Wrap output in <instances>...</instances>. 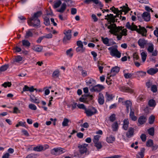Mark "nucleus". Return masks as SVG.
I'll return each instance as SVG.
<instances>
[{"label":"nucleus","instance_id":"48","mask_svg":"<svg viewBox=\"0 0 158 158\" xmlns=\"http://www.w3.org/2000/svg\"><path fill=\"white\" fill-rule=\"evenodd\" d=\"M44 24L46 26H48V25H49L50 23L49 19V18H48V17H46L44 18Z\"/></svg>","mask_w":158,"mask_h":158},{"label":"nucleus","instance_id":"16","mask_svg":"<svg viewBox=\"0 0 158 158\" xmlns=\"http://www.w3.org/2000/svg\"><path fill=\"white\" fill-rule=\"evenodd\" d=\"M138 43L140 48H143L147 44V41L144 39H139Z\"/></svg>","mask_w":158,"mask_h":158},{"label":"nucleus","instance_id":"64","mask_svg":"<svg viewBox=\"0 0 158 158\" xmlns=\"http://www.w3.org/2000/svg\"><path fill=\"white\" fill-rule=\"evenodd\" d=\"M36 155L33 154H31L28 155L26 158H35Z\"/></svg>","mask_w":158,"mask_h":158},{"label":"nucleus","instance_id":"32","mask_svg":"<svg viewBox=\"0 0 158 158\" xmlns=\"http://www.w3.org/2000/svg\"><path fill=\"white\" fill-rule=\"evenodd\" d=\"M130 117L132 120L134 121H136L137 119L136 117L135 116L134 111H133L132 109H131V111L130 114Z\"/></svg>","mask_w":158,"mask_h":158},{"label":"nucleus","instance_id":"12","mask_svg":"<svg viewBox=\"0 0 158 158\" xmlns=\"http://www.w3.org/2000/svg\"><path fill=\"white\" fill-rule=\"evenodd\" d=\"M104 87L102 85H98L95 86H93L92 88L90 90L91 92H99L104 89Z\"/></svg>","mask_w":158,"mask_h":158},{"label":"nucleus","instance_id":"35","mask_svg":"<svg viewBox=\"0 0 158 158\" xmlns=\"http://www.w3.org/2000/svg\"><path fill=\"white\" fill-rule=\"evenodd\" d=\"M94 143V146L96 148L98 151L101 149L102 147V143L100 141Z\"/></svg>","mask_w":158,"mask_h":158},{"label":"nucleus","instance_id":"36","mask_svg":"<svg viewBox=\"0 0 158 158\" xmlns=\"http://www.w3.org/2000/svg\"><path fill=\"white\" fill-rule=\"evenodd\" d=\"M141 56L142 60L143 62H144L146 59L147 54L145 52H143L141 53Z\"/></svg>","mask_w":158,"mask_h":158},{"label":"nucleus","instance_id":"61","mask_svg":"<svg viewBox=\"0 0 158 158\" xmlns=\"http://www.w3.org/2000/svg\"><path fill=\"white\" fill-rule=\"evenodd\" d=\"M77 45L78 47H83V43L81 41L79 40L77 42Z\"/></svg>","mask_w":158,"mask_h":158},{"label":"nucleus","instance_id":"25","mask_svg":"<svg viewBox=\"0 0 158 158\" xmlns=\"http://www.w3.org/2000/svg\"><path fill=\"white\" fill-rule=\"evenodd\" d=\"M125 70H124L123 71V72L124 73V76L125 77V78L126 79H128V78H133L135 77L134 76V74L133 73H126L125 72Z\"/></svg>","mask_w":158,"mask_h":158},{"label":"nucleus","instance_id":"23","mask_svg":"<svg viewBox=\"0 0 158 158\" xmlns=\"http://www.w3.org/2000/svg\"><path fill=\"white\" fill-rule=\"evenodd\" d=\"M158 71V69L157 68H151L147 70L148 73L151 75H153L156 73Z\"/></svg>","mask_w":158,"mask_h":158},{"label":"nucleus","instance_id":"40","mask_svg":"<svg viewBox=\"0 0 158 158\" xmlns=\"http://www.w3.org/2000/svg\"><path fill=\"white\" fill-rule=\"evenodd\" d=\"M148 104L149 106L150 107H154L156 105L155 101L153 99L149 100Z\"/></svg>","mask_w":158,"mask_h":158},{"label":"nucleus","instance_id":"17","mask_svg":"<svg viewBox=\"0 0 158 158\" xmlns=\"http://www.w3.org/2000/svg\"><path fill=\"white\" fill-rule=\"evenodd\" d=\"M120 90L124 92L132 93L133 92V90L129 87L127 86H122L120 87Z\"/></svg>","mask_w":158,"mask_h":158},{"label":"nucleus","instance_id":"45","mask_svg":"<svg viewBox=\"0 0 158 158\" xmlns=\"http://www.w3.org/2000/svg\"><path fill=\"white\" fill-rule=\"evenodd\" d=\"M23 58L20 56H15L14 59V62H19L22 60Z\"/></svg>","mask_w":158,"mask_h":158},{"label":"nucleus","instance_id":"46","mask_svg":"<svg viewBox=\"0 0 158 158\" xmlns=\"http://www.w3.org/2000/svg\"><path fill=\"white\" fill-rule=\"evenodd\" d=\"M61 3V2L60 0H58L55 2L53 5L54 8H56L60 6Z\"/></svg>","mask_w":158,"mask_h":158},{"label":"nucleus","instance_id":"2","mask_svg":"<svg viewBox=\"0 0 158 158\" xmlns=\"http://www.w3.org/2000/svg\"><path fill=\"white\" fill-rule=\"evenodd\" d=\"M107 28L110 29L111 33L117 35L118 40H120L123 35H127V30L126 29L123 28L122 27H117L114 23H112L107 26Z\"/></svg>","mask_w":158,"mask_h":158},{"label":"nucleus","instance_id":"39","mask_svg":"<svg viewBox=\"0 0 158 158\" xmlns=\"http://www.w3.org/2000/svg\"><path fill=\"white\" fill-rule=\"evenodd\" d=\"M60 75V71L58 69H56L53 72L52 76L54 77H58Z\"/></svg>","mask_w":158,"mask_h":158},{"label":"nucleus","instance_id":"9","mask_svg":"<svg viewBox=\"0 0 158 158\" xmlns=\"http://www.w3.org/2000/svg\"><path fill=\"white\" fill-rule=\"evenodd\" d=\"M101 39L103 43L107 46H110L116 44L115 42L113 41L112 42H109L110 41L113 40L112 39H109L107 37L104 38L103 37H102Z\"/></svg>","mask_w":158,"mask_h":158},{"label":"nucleus","instance_id":"34","mask_svg":"<svg viewBox=\"0 0 158 158\" xmlns=\"http://www.w3.org/2000/svg\"><path fill=\"white\" fill-rule=\"evenodd\" d=\"M144 149H142L141 150L140 152H139L136 155L137 158H143L144 155Z\"/></svg>","mask_w":158,"mask_h":158},{"label":"nucleus","instance_id":"33","mask_svg":"<svg viewBox=\"0 0 158 158\" xmlns=\"http://www.w3.org/2000/svg\"><path fill=\"white\" fill-rule=\"evenodd\" d=\"M32 48L35 51L40 52L43 49V47L40 45H37L33 46Z\"/></svg>","mask_w":158,"mask_h":158},{"label":"nucleus","instance_id":"26","mask_svg":"<svg viewBox=\"0 0 158 158\" xmlns=\"http://www.w3.org/2000/svg\"><path fill=\"white\" fill-rule=\"evenodd\" d=\"M145 98V95L142 94H140L137 99V101L138 102H143Z\"/></svg>","mask_w":158,"mask_h":158},{"label":"nucleus","instance_id":"59","mask_svg":"<svg viewBox=\"0 0 158 158\" xmlns=\"http://www.w3.org/2000/svg\"><path fill=\"white\" fill-rule=\"evenodd\" d=\"M81 74L83 77H85L87 75V72L86 70L82 69L81 70Z\"/></svg>","mask_w":158,"mask_h":158},{"label":"nucleus","instance_id":"37","mask_svg":"<svg viewBox=\"0 0 158 158\" xmlns=\"http://www.w3.org/2000/svg\"><path fill=\"white\" fill-rule=\"evenodd\" d=\"M118 123L117 122L114 123L112 125V128L113 131H117L118 129Z\"/></svg>","mask_w":158,"mask_h":158},{"label":"nucleus","instance_id":"4","mask_svg":"<svg viewBox=\"0 0 158 158\" xmlns=\"http://www.w3.org/2000/svg\"><path fill=\"white\" fill-rule=\"evenodd\" d=\"M126 27L128 29L132 31H136L138 33L141 34L143 36L146 35L147 31L146 29L144 27H142L139 26V28L135 25L133 23L130 24L129 22H128L126 25Z\"/></svg>","mask_w":158,"mask_h":158},{"label":"nucleus","instance_id":"55","mask_svg":"<svg viewBox=\"0 0 158 158\" xmlns=\"http://www.w3.org/2000/svg\"><path fill=\"white\" fill-rule=\"evenodd\" d=\"M115 115L114 114H111L109 117L110 121L113 122L115 119Z\"/></svg>","mask_w":158,"mask_h":158},{"label":"nucleus","instance_id":"11","mask_svg":"<svg viewBox=\"0 0 158 158\" xmlns=\"http://www.w3.org/2000/svg\"><path fill=\"white\" fill-rule=\"evenodd\" d=\"M91 2H93L95 4L98 5V6L101 7L100 9H102V7H103V5L102 4L101 2L99 0H85L84 1L85 3L88 4Z\"/></svg>","mask_w":158,"mask_h":158},{"label":"nucleus","instance_id":"1","mask_svg":"<svg viewBox=\"0 0 158 158\" xmlns=\"http://www.w3.org/2000/svg\"><path fill=\"white\" fill-rule=\"evenodd\" d=\"M120 8L121 9L120 10H118L117 8H116L114 6H113L110 8V10L114 14H116V15L114 16L113 14H107L105 16V19L107 21L108 24L110 25L112 24V23H114L116 18L119 15L122 14L123 12L126 14L130 10L127 4H126V6H123L121 7Z\"/></svg>","mask_w":158,"mask_h":158},{"label":"nucleus","instance_id":"30","mask_svg":"<svg viewBox=\"0 0 158 158\" xmlns=\"http://www.w3.org/2000/svg\"><path fill=\"white\" fill-rule=\"evenodd\" d=\"M30 100L31 102L37 104L39 103L40 102V100L34 96H30Z\"/></svg>","mask_w":158,"mask_h":158},{"label":"nucleus","instance_id":"52","mask_svg":"<svg viewBox=\"0 0 158 158\" xmlns=\"http://www.w3.org/2000/svg\"><path fill=\"white\" fill-rule=\"evenodd\" d=\"M151 90L153 93H156L157 91V88L156 85H152L151 87Z\"/></svg>","mask_w":158,"mask_h":158},{"label":"nucleus","instance_id":"7","mask_svg":"<svg viewBox=\"0 0 158 158\" xmlns=\"http://www.w3.org/2000/svg\"><path fill=\"white\" fill-rule=\"evenodd\" d=\"M65 152L66 150L60 147L54 148L51 151V153L55 155H58Z\"/></svg>","mask_w":158,"mask_h":158},{"label":"nucleus","instance_id":"31","mask_svg":"<svg viewBox=\"0 0 158 158\" xmlns=\"http://www.w3.org/2000/svg\"><path fill=\"white\" fill-rule=\"evenodd\" d=\"M115 138L112 136H110L106 138V141L108 143H112L115 140Z\"/></svg>","mask_w":158,"mask_h":158},{"label":"nucleus","instance_id":"50","mask_svg":"<svg viewBox=\"0 0 158 158\" xmlns=\"http://www.w3.org/2000/svg\"><path fill=\"white\" fill-rule=\"evenodd\" d=\"M154 128L153 127H151L148 130V134L152 136H153L154 135Z\"/></svg>","mask_w":158,"mask_h":158},{"label":"nucleus","instance_id":"62","mask_svg":"<svg viewBox=\"0 0 158 158\" xmlns=\"http://www.w3.org/2000/svg\"><path fill=\"white\" fill-rule=\"evenodd\" d=\"M72 109L73 110L76 109L77 107L78 103L76 102H73L72 104Z\"/></svg>","mask_w":158,"mask_h":158},{"label":"nucleus","instance_id":"19","mask_svg":"<svg viewBox=\"0 0 158 158\" xmlns=\"http://www.w3.org/2000/svg\"><path fill=\"white\" fill-rule=\"evenodd\" d=\"M34 29H28L26 32L25 37L26 39L30 37H31L33 36V33L34 32Z\"/></svg>","mask_w":158,"mask_h":158},{"label":"nucleus","instance_id":"6","mask_svg":"<svg viewBox=\"0 0 158 158\" xmlns=\"http://www.w3.org/2000/svg\"><path fill=\"white\" fill-rule=\"evenodd\" d=\"M71 30H65L64 31V33L65 35L63 39V42L65 44L67 43L68 40H70L72 37L71 35Z\"/></svg>","mask_w":158,"mask_h":158},{"label":"nucleus","instance_id":"47","mask_svg":"<svg viewBox=\"0 0 158 158\" xmlns=\"http://www.w3.org/2000/svg\"><path fill=\"white\" fill-rule=\"evenodd\" d=\"M100 137L101 136L98 135L94 136L93 139L94 143L99 142V140Z\"/></svg>","mask_w":158,"mask_h":158},{"label":"nucleus","instance_id":"5","mask_svg":"<svg viewBox=\"0 0 158 158\" xmlns=\"http://www.w3.org/2000/svg\"><path fill=\"white\" fill-rule=\"evenodd\" d=\"M108 49L110 51L111 56L118 58H120L121 57V53L118 51L117 45L109 47L108 48Z\"/></svg>","mask_w":158,"mask_h":158},{"label":"nucleus","instance_id":"56","mask_svg":"<svg viewBox=\"0 0 158 158\" xmlns=\"http://www.w3.org/2000/svg\"><path fill=\"white\" fill-rule=\"evenodd\" d=\"M72 50V48H70L67 50L66 51L67 55L70 57H72L73 55V54L71 52Z\"/></svg>","mask_w":158,"mask_h":158},{"label":"nucleus","instance_id":"27","mask_svg":"<svg viewBox=\"0 0 158 158\" xmlns=\"http://www.w3.org/2000/svg\"><path fill=\"white\" fill-rule=\"evenodd\" d=\"M134 132V129L132 128H130L126 134L128 138L131 137L133 135Z\"/></svg>","mask_w":158,"mask_h":158},{"label":"nucleus","instance_id":"10","mask_svg":"<svg viewBox=\"0 0 158 158\" xmlns=\"http://www.w3.org/2000/svg\"><path fill=\"white\" fill-rule=\"evenodd\" d=\"M88 144L86 143H84L81 144H79L78 146V148L79 149V151L81 154H84L86 153L87 151V147Z\"/></svg>","mask_w":158,"mask_h":158},{"label":"nucleus","instance_id":"13","mask_svg":"<svg viewBox=\"0 0 158 158\" xmlns=\"http://www.w3.org/2000/svg\"><path fill=\"white\" fill-rule=\"evenodd\" d=\"M143 20L147 22L150 21L151 18L150 14L149 13L145 11L141 15Z\"/></svg>","mask_w":158,"mask_h":158},{"label":"nucleus","instance_id":"18","mask_svg":"<svg viewBox=\"0 0 158 158\" xmlns=\"http://www.w3.org/2000/svg\"><path fill=\"white\" fill-rule=\"evenodd\" d=\"M87 85L89 86H93L95 85V81L91 78H88L85 81Z\"/></svg>","mask_w":158,"mask_h":158},{"label":"nucleus","instance_id":"44","mask_svg":"<svg viewBox=\"0 0 158 158\" xmlns=\"http://www.w3.org/2000/svg\"><path fill=\"white\" fill-rule=\"evenodd\" d=\"M69 122V120L67 118H64L63 121L62 123V125L63 127H66L68 126V123Z\"/></svg>","mask_w":158,"mask_h":158},{"label":"nucleus","instance_id":"51","mask_svg":"<svg viewBox=\"0 0 158 158\" xmlns=\"http://www.w3.org/2000/svg\"><path fill=\"white\" fill-rule=\"evenodd\" d=\"M29 108L32 110H36L37 109L36 106L33 104H30L28 106Z\"/></svg>","mask_w":158,"mask_h":158},{"label":"nucleus","instance_id":"60","mask_svg":"<svg viewBox=\"0 0 158 158\" xmlns=\"http://www.w3.org/2000/svg\"><path fill=\"white\" fill-rule=\"evenodd\" d=\"M144 8L145 10L147 11V12L149 13L150 11L152 12H153V11L152 10V9L149 6H145Z\"/></svg>","mask_w":158,"mask_h":158},{"label":"nucleus","instance_id":"14","mask_svg":"<svg viewBox=\"0 0 158 158\" xmlns=\"http://www.w3.org/2000/svg\"><path fill=\"white\" fill-rule=\"evenodd\" d=\"M123 105H125L127 108V111L129 113L130 109H131V107L132 105L131 102L130 100H127L124 102H122Z\"/></svg>","mask_w":158,"mask_h":158},{"label":"nucleus","instance_id":"41","mask_svg":"<svg viewBox=\"0 0 158 158\" xmlns=\"http://www.w3.org/2000/svg\"><path fill=\"white\" fill-rule=\"evenodd\" d=\"M22 44L25 47H29L30 45V43L28 41L26 40H23L22 41Z\"/></svg>","mask_w":158,"mask_h":158},{"label":"nucleus","instance_id":"22","mask_svg":"<svg viewBox=\"0 0 158 158\" xmlns=\"http://www.w3.org/2000/svg\"><path fill=\"white\" fill-rule=\"evenodd\" d=\"M23 92L29 91L30 92H32L34 91V88L33 86L29 87L26 85H25L23 89Z\"/></svg>","mask_w":158,"mask_h":158},{"label":"nucleus","instance_id":"24","mask_svg":"<svg viewBox=\"0 0 158 158\" xmlns=\"http://www.w3.org/2000/svg\"><path fill=\"white\" fill-rule=\"evenodd\" d=\"M146 117L143 115L139 117L138 119V122L140 124H143L146 122Z\"/></svg>","mask_w":158,"mask_h":158},{"label":"nucleus","instance_id":"21","mask_svg":"<svg viewBox=\"0 0 158 158\" xmlns=\"http://www.w3.org/2000/svg\"><path fill=\"white\" fill-rule=\"evenodd\" d=\"M98 103L101 105H103L104 102V97L103 94L100 93L99 94L98 96Z\"/></svg>","mask_w":158,"mask_h":158},{"label":"nucleus","instance_id":"42","mask_svg":"<svg viewBox=\"0 0 158 158\" xmlns=\"http://www.w3.org/2000/svg\"><path fill=\"white\" fill-rule=\"evenodd\" d=\"M154 49V48L153 45L152 44H150L147 49L148 52H149L151 53L153 51Z\"/></svg>","mask_w":158,"mask_h":158},{"label":"nucleus","instance_id":"53","mask_svg":"<svg viewBox=\"0 0 158 158\" xmlns=\"http://www.w3.org/2000/svg\"><path fill=\"white\" fill-rule=\"evenodd\" d=\"M77 52H82L85 50V48L83 47H77L76 49Z\"/></svg>","mask_w":158,"mask_h":158},{"label":"nucleus","instance_id":"28","mask_svg":"<svg viewBox=\"0 0 158 158\" xmlns=\"http://www.w3.org/2000/svg\"><path fill=\"white\" fill-rule=\"evenodd\" d=\"M66 6V4L65 3H63L61 5L60 8L57 10V11L60 13H63L65 10Z\"/></svg>","mask_w":158,"mask_h":158},{"label":"nucleus","instance_id":"63","mask_svg":"<svg viewBox=\"0 0 158 158\" xmlns=\"http://www.w3.org/2000/svg\"><path fill=\"white\" fill-rule=\"evenodd\" d=\"M140 138L143 141H145L146 140V135L144 134H142L140 136Z\"/></svg>","mask_w":158,"mask_h":158},{"label":"nucleus","instance_id":"54","mask_svg":"<svg viewBox=\"0 0 158 158\" xmlns=\"http://www.w3.org/2000/svg\"><path fill=\"white\" fill-rule=\"evenodd\" d=\"M153 141L152 139L148 140L146 143V145L148 147H151L153 145Z\"/></svg>","mask_w":158,"mask_h":158},{"label":"nucleus","instance_id":"20","mask_svg":"<svg viewBox=\"0 0 158 158\" xmlns=\"http://www.w3.org/2000/svg\"><path fill=\"white\" fill-rule=\"evenodd\" d=\"M46 148L44 149L48 148L49 147L47 145H46ZM44 149V147L42 145H38L33 148V150L37 152H41Z\"/></svg>","mask_w":158,"mask_h":158},{"label":"nucleus","instance_id":"8","mask_svg":"<svg viewBox=\"0 0 158 158\" xmlns=\"http://www.w3.org/2000/svg\"><path fill=\"white\" fill-rule=\"evenodd\" d=\"M85 113L88 116H90L95 114L97 112V110L94 107H92L89 109L86 108Z\"/></svg>","mask_w":158,"mask_h":158},{"label":"nucleus","instance_id":"38","mask_svg":"<svg viewBox=\"0 0 158 158\" xmlns=\"http://www.w3.org/2000/svg\"><path fill=\"white\" fill-rule=\"evenodd\" d=\"M106 97L107 100L108 101H109L112 100L113 99L114 96L112 94H110L108 93L107 92H106Z\"/></svg>","mask_w":158,"mask_h":158},{"label":"nucleus","instance_id":"49","mask_svg":"<svg viewBox=\"0 0 158 158\" xmlns=\"http://www.w3.org/2000/svg\"><path fill=\"white\" fill-rule=\"evenodd\" d=\"M137 75L138 76L143 77L145 76L146 75V72L142 71H138L136 73Z\"/></svg>","mask_w":158,"mask_h":158},{"label":"nucleus","instance_id":"43","mask_svg":"<svg viewBox=\"0 0 158 158\" xmlns=\"http://www.w3.org/2000/svg\"><path fill=\"white\" fill-rule=\"evenodd\" d=\"M155 119V117L153 115H151L148 118V123L150 124H152L153 123Z\"/></svg>","mask_w":158,"mask_h":158},{"label":"nucleus","instance_id":"29","mask_svg":"<svg viewBox=\"0 0 158 158\" xmlns=\"http://www.w3.org/2000/svg\"><path fill=\"white\" fill-rule=\"evenodd\" d=\"M129 124L128 119H125L123 121V128L125 130H127Z\"/></svg>","mask_w":158,"mask_h":158},{"label":"nucleus","instance_id":"15","mask_svg":"<svg viewBox=\"0 0 158 158\" xmlns=\"http://www.w3.org/2000/svg\"><path fill=\"white\" fill-rule=\"evenodd\" d=\"M120 68L118 66H115L112 68L111 70L110 77L113 76H115L119 71Z\"/></svg>","mask_w":158,"mask_h":158},{"label":"nucleus","instance_id":"3","mask_svg":"<svg viewBox=\"0 0 158 158\" xmlns=\"http://www.w3.org/2000/svg\"><path fill=\"white\" fill-rule=\"evenodd\" d=\"M42 14L41 11H38L35 13L31 18L28 23L29 25L37 28L40 27V21L38 19Z\"/></svg>","mask_w":158,"mask_h":158},{"label":"nucleus","instance_id":"57","mask_svg":"<svg viewBox=\"0 0 158 158\" xmlns=\"http://www.w3.org/2000/svg\"><path fill=\"white\" fill-rule=\"evenodd\" d=\"M11 84L10 82H5L2 84V85L5 88L7 87H10L11 86Z\"/></svg>","mask_w":158,"mask_h":158},{"label":"nucleus","instance_id":"58","mask_svg":"<svg viewBox=\"0 0 158 158\" xmlns=\"http://www.w3.org/2000/svg\"><path fill=\"white\" fill-rule=\"evenodd\" d=\"M77 107L80 109H82L85 110L86 109L84 105L83 104H78Z\"/></svg>","mask_w":158,"mask_h":158}]
</instances>
